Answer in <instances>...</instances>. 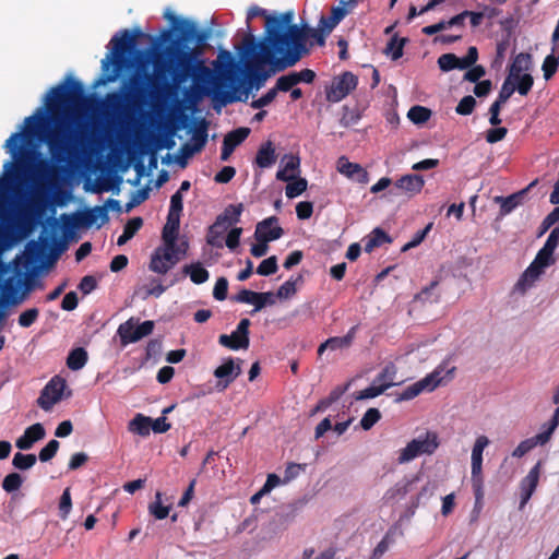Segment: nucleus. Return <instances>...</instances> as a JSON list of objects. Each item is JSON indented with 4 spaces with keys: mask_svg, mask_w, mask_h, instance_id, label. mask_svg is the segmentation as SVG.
I'll list each match as a JSON object with an SVG mask.
<instances>
[{
    "mask_svg": "<svg viewBox=\"0 0 559 559\" xmlns=\"http://www.w3.org/2000/svg\"><path fill=\"white\" fill-rule=\"evenodd\" d=\"M152 76L134 72L122 82L121 92L107 93L98 100L96 110L83 83L68 75L43 95L40 105L7 140H173L153 134L103 135L106 126L129 123L145 108L156 110L164 105L163 91Z\"/></svg>",
    "mask_w": 559,
    "mask_h": 559,
    "instance_id": "1",
    "label": "nucleus"
},
{
    "mask_svg": "<svg viewBox=\"0 0 559 559\" xmlns=\"http://www.w3.org/2000/svg\"><path fill=\"white\" fill-rule=\"evenodd\" d=\"M43 142H5L8 152L20 151L15 162H7L3 165V174L0 177V194L5 192H15L20 190L27 178L26 162L33 159V156L24 154L28 145L34 148L39 147ZM50 148L59 146H108L106 163L97 158L92 167L87 169L99 171L100 174L92 183H85V190L93 193H103L112 190L121 182V178L112 176L106 165L115 173L124 174L131 167L135 170V176L128 179L133 186H140L144 177H150L158 166L159 152L171 150L176 142H46Z\"/></svg>",
    "mask_w": 559,
    "mask_h": 559,
    "instance_id": "2",
    "label": "nucleus"
},
{
    "mask_svg": "<svg viewBox=\"0 0 559 559\" xmlns=\"http://www.w3.org/2000/svg\"><path fill=\"white\" fill-rule=\"evenodd\" d=\"M293 21V11L266 16L263 37L259 43L252 33L245 37L247 76L250 82L257 83L258 88L270 75L264 69L265 66H270L272 72L284 71L294 67L304 51L301 25L294 24Z\"/></svg>",
    "mask_w": 559,
    "mask_h": 559,
    "instance_id": "3",
    "label": "nucleus"
},
{
    "mask_svg": "<svg viewBox=\"0 0 559 559\" xmlns=\"http://www.w3.org/2000/svg\"><path fill=\"white\" fill-rule=\"evenodd\" d=\"M199 48L180 49L166 47L164 51L153 55V76L155 83L162 88L163 104L174 95L180 84L192 80L197 90L203 88L213 80L212 70L199 58Z\"/></svg>",
    "mask_w": 559,
    "mask_h": 559,
    "instance_id": "4",
    "label": "nucleus"
},
{
    "mask_svg": "<svg viewBox=\"0 0 559 559\" xmlns=\"http://www.w3.org/2000/svg\"><path fill=\"white\" fill-rule=\"evenodd\" d=\"M144 34L140 29L131 33L129 29H122L110 39L111 51L102 60V76L96 84H107L115 82L122 69L130 64L128 55L132 53L136 39Z\"/></svg>",
    "mask_w": 559,
    "mask_h": 559,
    "instance_id": "5",
    "label": "nucleus"
},
{
    "mask_svg": "<svg viewBox=\"0 0 559 559\" xmlns=\"http://www.w3.org/2000/svg\"><path fill=\"white\" fill-rule=\"evenodd\" d=\"M455 367L448 361L441 362L432 372L421 380L405 388L397 396L396 402L409 401L423 392H432L440 385L450 382L454 377Z\"/></svg>",
    "mask_w": 559,
    "mask_h": 559,
    "instance_id": "6",
    "label": "nucleus"
},
{
    "mask_svg": "<svg viewBox=\"0 0 559 559\" xmlns=\"http://www.w3.org/2000/svg\"><path fill=\"white\" fill-rule=\"evenodd\" d=\"M175 31L178 33L176 39H171V32L164 31L160 37L164 41L170 40L167 47H178L180 49H191L189 45L195 41L198 45H203L209 38V32L205 29H198L197 24L190 20H181L178 25H175Z\"/></svg>",
    "mask_w": 559,
    "mask_h": 559,
    "instance_id": "7",
    "label": "nucleus"
},
{
    "mask_svg": "<svg viewBox=\"0 0 559 559\" xmlns=\"http://www.w3.org/2000/svg\"><path fill=\"white\" fill-rule=\"evenodd\" d=\"M440 445L439 436L435 431H426L411 440L399 451V464L408 463L420 455H432Z\"/></svg>",
    "mask_w": 559,
    "mask_h": 559,
    "instance_id": "8",
    "label": "nucleus"
},
{
    "mask_svg": "<svg viewBox=\"0 0 559 559\" xmlns=\"http://www.w3.org/2000/svg\"><path fill=\"white\" fill-rule=\"evenodd\" d=\"M187 242L181 240L178 247L170 245H162L156 248L151 258L150 269L158 274H166L177 262L181 255L186 254Z\"/></svg>",
    "mask_w": 559,
    "mask_h": 559,
    "instance_id": "9",
    "label": "nucleus"
},
{
    "mask_svg": "<svg viewBox=\"0 0 559 559\" xmlns=\"http://www.w3.org/2000/svg\"><path fill=\"white\" fill-rule=\"evenodd\" d=\"M490 443L488 437L479 436L476 438L475 443L472 448L471 454V468H472V486L476 496V500L479 501L483 498V453L485 448Z\"/></svg>",
    "mask_w": 559,
    "mask_h": 559,
    "instance_id": "10",
    "label": "nucleus"
},
{
    "mask_svg": "<svg viewBox=\"0 0 559 559\" xmlns=\"http://www.w3.org/2000/svg\"><path fill=\"white\" fill-rule=\"evenodd\" d=\"M153 321H144L139 323L136 319L130 318L119 325L117 333L120 337L121 344L127 345L130 343H135L141 338L150 335L153 332Z\"/></svg>",
    "mask_w": 559,
    "mask_h": 559,
    "instance_id": "11",
    "label": "nucleus"
},
{
    "mask_svg": "<svg viewBox=\"0 0 559 559\" xmlns=\"http://www.w3.org/2000/svg\"><path fill=\"white\" fill-rule=\"evenodd\" d=\"M358 84V78L346 71L335 76L331 86L326 90V98L329 102L338 103L344 99Z\"/></svg>",
    "mask_w": 559,
    "mask_h": 559,
    "instance_id": "12",
    "label": "nucleus"
},
{
    "mask_svg": "<svg viewBox=\"0 0 559 559\" xmlns=\"http://www.w3.org/2000/svg\"><path fill=\"white\" fill-rule=\"evenodd\" d=\"M249 319H241L237 329L230 334H222L218 337V343L233 350L247 349L249 347Z\"/></svg>",
    "mask_w": 559,
    "mask_h": 559,
    "instance_id": "13",
    "label": "nucleus"
},
{
    "mask_svg": "<svg viewBox=\"0 0 559 559\" xmlns=\"http://www.w3.org/2000/svg\"><path fill=\"white\" fill-rule=\"evenodd\" d=\"M67 384L62 378L53 377L41 390L37 403L40 408L48 412L62 399Z\"/></svg>",
    "mask_w": 559,
    "mask_h": 559,
    "instance_id": "14",
    "label": "nucleus"
},
{
    "mask_svg": "<svg viewBox=\"0 0 559 559\" xmlns=\"http://www.w3.org/2000/svg\"><path fill=\"white\" fill-rule=\"evenodd\" d=\"M206 142H185L177 154L167 153L162 156V164L170 166L178 165L185 168L188 160L195 154L203 150Z\"/></svg>",
    "mask_w": 559,
    "mask_h": 559,
    "instance_id": "15",
    "label": "nucleus"
},
{
    "mask_svg": "<svg viewBox=\"0 0 559 559\" xmlns=\"http://www.w3.org/2000/svg\"><path fill=\"white\" fill-rule=\"evenodd\" d=\"M109 221V215L106 206H94L90 210L84 211L75 218V225L78 227H97L100 228Z\"/></svg>",
    "mask_w": 559,
    "mask_h": 559,
    "instance_id": "16",
    "label": "nucleus"
},
{
    "mask_svg": "<svg viewBox=\"0 0 559 559\" xmlns=\"http://www.w3.org/2000/svg\"><path fill=\"white\" fill-rule=\"evenodd\" d=\"M300 28H302L301 44L304 46V51L300 53L299 58L296 59V63H298L305 56H307L310 52L311 47L314 45L323 46L325 44L326 35L330 34L320 26L318 28H313L308 24H302Z\"/></svg>",
    "mask_w": 559,
    "mask_h": 559,
    "instance_id": "17",
    "label": "nucleus"
},
{
    "mask_svg": "<svg viewBox=\"0 0 559 559\" xmlns=\"http://www.w3.org/2000/svg\"><path fill=\"white\" fill-rule=\"evenodd\" d=\"M240 373V365H236L233 358H227L214 370V376L218 379L215 388L217 391L226 390Z\"/></svg>",
    "mask_w": 559,
    "mask_h": 559,
    "instance_id": "18",
    "label": "nucleus"
},
{
    "mask_svg": "<svg viewBox=\"0 0 559 559\" xmlns=\"http://www.w3.org/2000/svg\"><path fill=\"white\" fill-rule=\"evenodd\" d=\"M235 300L243 304L254 305L253 312L260 311L265 306L275 304V295L272 292L255 293L249 289H242L235 297Z\"/></svg>",
    "mask_w": 559,
    "mask_h": 559,
    "instance_id": "19",
    "label": "nucleus"
},
{
    "mask_svg": "<svg viewBox=\"0 0 559 559\" xmlns=\"http://www.w3.org/2000/svg\"><path fill=\"white\" fill-rule=\"evenodd\" d=\"M283 229L277 225L276 217H269L257 225L254 236L258 241L269 242L281 238Z\"/></svg>",
    "mask_w": 559,
    "mask_h": 559,
    "instance_id": "20",
    "label": "nucleus"
},
{
    "mask_svg": "<svg viewBox=\"0 0 559 559\" xmlns=\"http://www.w3.org/2000/svg\"><path fill=\"white\" fill-rule=\"evenodd\" d=\"M337 171L349 179H354L357 182H368V173L356 163H350L345 156H342L337 160Z\"/></svg>",
    "mask_w": 559,
    "mask_h": 559,
    "instance_id": "21",
    "label": "nucleus"
},
{
    "mask_svg": "<svg viewBox=\"0 0 559 559\" xmlns=\"http://www.w3.org/2000/svg\"><path fill=\"white\" fill-rule=\"evenodd\" d=\"M425 186L424 177L417 174H407L395 181V188L408 197L418 194Z\"/></svg>",
    "mask_w": 559,
    "mask_h": 559,
    "instance_id": "22",
    "label": "nucleus"
},
{
    "mask_svg": "<svg viewBox=\"0 0 559 559\" xmlns=\"http://www.w3.org/2000/svg\"><path fill=\"white\" fill-rule=\"evenodd\" d=\"M357 326H353L346 335L344 336H335L330 337L324 343H322L319 348L318 353L321 355L324 350H344L350 347L355 335H356Z\"/></svg>",
    "mask_w": 559,
    "mask_h": 559,
    "instance_id": "23",
    "label": "nucleus"
},
{
    "mask_svg": "<svg viewBox=\"0 0 559 559\" xmlns=\"http://www.w3.org/2000/svg\"><path fill=\"white\" fill-rule=\"evenodd\" d=\"M544 271L545 270H543L542 267L532 262L516 282L514 290L520 294H525L526 290L533 287V285L542 276Z\"/></svg>",
    "mask_w": 559,
    "mask_h": 559,
    "instance_id": "24",
    "label": "nucleus"
},
{
    "mask_svg": "<svg viewBox=\"0 0 559 559\" xmlns=\"http://www.w3.org/2000/svg\"><path fill=\"white\" fill-rule=\"evenodd\" d=\"M45 437V429L41 424L37 423L29 426L16 440V447L21 450H28L33 447L34 442L41 440Z\"/></svg>",
    "mask_w": 559,
    "mask_h": 559,
    "instance_id": "25",
    "label": "nucleus"
},
{
    "mask_svg": "<svg viewBox=\"0 0 559 559\" xmlns=\"http://www.w3.org/2000/svg\"><path fill=\"white\" fill-rule=\"evenodd\" d=\"M180 217L174 214L167 215V222L163 228L162 239L164 245H170L178 247V234H179Z\"/></svg>",
    "mask_w": 559,
    "mask_h": 559,
    "instance_id": "26",
    "label": "nucleus"
},
{
    "mask_svg": "<svg viewBox=\"0 0 559 559\" xmlns=\"http://www.w3.org/2000/svg\"><path fill=\"white\" fill-rule=\"evenodd\" d=\"M537 183V180L532 181L528 187L518 193H514L510 197L503 198V197H496L495 202L500 204V213L501 215H507L511 213L523 199L524 194L528 189L534 187Z\"/></svg>",
    "mask_w": 559,
    "mask_h": 559,
    "instance_id": "27",
    "label": "nucleus"
},
{
    "mask_svg": "<svg viewBox=\"0 0 559 559\" xmlns=\"http://www.w3.org/2000/svg\"><path fill=\"white\" fill-rule=\"evenodd\" d=\"M532 55L528 52H520L514 58L509 68L508 78H518L523 73H527L532 69Z\"/></svg>",
    "mask_w": 559,
    "mask_h": 559,
    "instance_id": "28",
    "label": "nucleus"
},
{
    "mask_svg": "<svg viewBox=\"0 0 559 559\" xmlns=\"http://www.w3.org/2000/svg\"><path fill=\"white\" fill-rule=\"evenodd\" d=\"M348 10L345 7H333L329 16L322 15L319 20V26L331 33L334 27L347 15Z\"/></svg>",
    "mask_w": 559,
    "mask_h": 559,
    "instance_id": "29",
    "label": "nucleus"
},
{
    "mask_svg": "<svg viewBox=\"0 0 559 559\" xmlns=\"http://www.w3.org/2000/svg\"><path fill=\"white\" fill-rule=\"evenodd\" d=\"M242 212V204L229 205L223 215L218 216L214 228L223 226V230H226L229 226L239 222Z\"/></svg>",
    "mask_w": 559,
    "mask_h": 559,
    "instance_id": "30",
    "label": "nucleus"
},
{
    "mask_svg": "<svg viewBox=\"0 0 559 559\" xmlns=\"http://www.w3.org/2000/svg\"><path fill=\"white\" fill-rule=\"evenodd\" d=\"M546 433H537L536 436L525 439L519 443L513 450L512 456L522 457L537 445H544L548 442Z\"/></svg>",
    "mask_w": 559,
    "mask_h": 559,
    "instance_id": "31",
    "label": "nucleus"
},
{
    "mask_svg": "<svg viewBox=\"0 0 559 559\" xmlns=\"http://www.w3.org/2000/svg\"><path fill=\"white\" fill-rule=\"evenodd\" d=\"M284 167L276 174V178L282 181H292L296 177V170L299 167L300 160L297 156L286 155L283 158Z\"/></svg>",
    "mask_w": 559,
    "mask_h": 559,
    "instance_id": "32",
    "label": "nucleus"
},
{
    "mask_svg": "<svg viewBox=\"0 0 559 559\" xmlns=\"http://www.w3.org/2000/svg\"><path fill=\"white\" fill-rule=\"evenodd\" d=\"M540 471L542 462L539 461L535 464V466L531 468L528 474L521 480L520 490L533 495L539 481Z\"/></svg>",
    "mask_w": 559,
    "mask_h": 559,
    "instance_id": "33",
    "label": "nucleus"
},
{
    "mask_svg": "<svg viewBox=\"0 0 559 559\" xmlns=\"http://www.w3.org/2000/svg\"><path fill=\"white\" fill-rule=\"evenodd\" d=\"M276 162L275 148L272 147L271 142L262 145L258 151L255 163L260 168H269Z\"/></svg>",
    "mask_w": 559,
    "mask_h": 559,
    "instance_id": "34",
    "label": "nucleus"
},
{
    "mask_svg": "<svg viewBox=\"0 0 559 559\" xmlns=\"http://www.w3.org/2000/svg\"><path fill=\"white\" fill-rule=\"evenodd\" d=\"M152 418L142 414H136L129 423V430L142 437H146L151 432Z\"/></svg>",
    "mask_w": 559,
    "mask_h": 559,
    "instance_id": "35",
    "label": "nucleus"
},
{
    "mask_svg": "<svg viewBox=\"0 0 559 559\" xmlns=\"http://www.w3.org/2000/svg\"><path fill=\"white\" fill-rule=\"evenodd\" d=\"M463 27V15H455L451 17L449 21H440L439 23L425 26L423 28V33L425 35L431 36L435 35L443 29H447L449 27Z\"/></svg>",
    "mask_w": 559,
    "mask_h": 559,
    "instance_id": "36",
    "label": "nucleus"
},
{
    "mask_svg": "<svg viewBox=\"0 0 559 559\" xmlns=\"http://www.w3.org/2000/svg\"><path fill=\"white\" fill-rule=\"evenodd\" d=\"M182 271L190 277L191 282L198 285L205 283L210 277L209 271L199 262L185 265Z\"/></svg>",
    "mask_w": 559,
    "mask_h": 559,
    "instance_id": "37",
    "label": "nucleus"
},
{
    "mask_svg": "<svg viewBox=\"0 0 559 559\" xmlns=\"http://www.w3.org/2000/svg\"><path fill=\"white\" fill-rule=\"evenodd\" d=\"M143 221L141 217H133L127 222L123 228V233L119 236L117 240L118 246H123L127 243L142 227Z\"/></svg>",
    "mask_w": 559,
    "mask_h": 559,
    "instance_id": "38",
    "label": "nucleus"
},
{
    "mask_svg": "<svg viewBox=\"0 0 559 559\" xmlns=\"http://www.w3.org/2000/svg\"><path fill=\"white\" fill-rule=\"evenodd\" d=\"M431 115H432L431 109H429L425 106L415 105L409 108V110L407 112V118L414 124L421 126V124L426 123L431 118Z\"/></svg>",
    "mask_w": 559,
    "mask_h": 559,
    "instance_id": "39",
    "label": "nucleus"
},
{
    "mask_svg": "<svg viewBox=\"0 0 559 559\" xmlns=\"http://www.w3.org/2000/svg\"><path fill=\"white\" fill-rule=\"evenodd\" d=\"M390 237L380 228H376L366 239H365V251L371 252L374 248L382 246L385 242H390Z\"/></svg>",
    "mask_w": 559,
    "mask_h": 559,
    "instance_id": "40",
    "label": "nucleus"
},
{
    "mask_svg": "<svg viewBox=\"0 0 559 559\" xmlns=\"http://www.w3.org/2000/svg\"><path fill=\"white\" fill-rule=\"evenodd\" d=\"M87 361V353L84 348H75L73 349L67 359V365L71 370H80L82 369Z\"/></svg>",
    "mask_w": 559,
    "mask_h": 559,
    "instance_id": "41",
    "label": "nucleus"
},
{
    "mask_svg": "<svg viewBox=\"0 0 559 559\" xmlns=\"http://www.w3.org/2000/svg\"><path fill=\"white\" fill-rule=\"evenodd\" d=\"M302 276L298 275L295 278H289L283 285L280 286L276 296L281 299H287L294 296L297 292L298 285L301 284Z\"/></svg>",
    "mask_w": 559,
    "mask_h": 559,
    "instance_id": "42",
    "label": "nucleus"
},
{
    "mask_svg": "<svg viewBox=\"0 0 559 559\" xmlns=\"http://www.w3.org/2000/svg\"><path fill=\"white\" fill-rule=\"evenodd\" d=\"M515 91L522 96H526L534 84V79L530 73H523L518 78H512Z\"/></svg>",
    "mask_w": 559,
    "mask_h": 559,
    "instance_id": "43",
    "label": "nucleus"
},
{
    "mask_svg": "<svg viewBox=\"0 0 559 559\" xmlns=\"http://www.w3.org/2000/svg\"><path fill=\"white\" fill-rule=\"evenodd\" d=\"M407 43V38H399L394 35L386 44L385 51L391 53L392 60H397L403 56V48Z\"/></svg>",
    "mask_w": 559,
    "mask_h": 559,
    "instance_id": "44",
    "label": "nucleus"
},
{
    "mask_svg": "<svg viewBox=\"0 0 559 559\" xmlns=\"http://www.w3.org/2000/svg\"><path fill=\"white\" fill-rule=\"evenodd\" d=\"M148 510L157 520H163L169 514V507L163 506L160 492H156L155 501L150 504Z\"/></svg>",
    "mask_w": 559,
    "mask_h": 559,
    "instance_id": "45",
    "label": "nucleus"
},
{
    "mask_svg": "<svg viewBox=\"0 0 559 559\" xmlns=\"http://www.w3.org/2000/svg\"><path fill=\"white\" fill-rule=\"evenodd\" d=\"M36 455L34 454H23L17 452L12 461V464L15 468L25 471L33 467L36 463Z\"/></svg>",
    "mask_w": 559,
    "mask_h": 559,
    "instance_id": "46",
    "label": "nucleus"
},
{
    "mask_svg": "<svg viewBox=\"0 0 559 559\" xmlns=\"http://www.w3.org/2000/svg\"><path fill=\"white\" fill-rule=\"evenodd\" d=\"M559 67L558 58H555V55H548L543 61L542 70L544 74V79L546 81L550 80L555 73L557 72Z\"/></svg>",
    "mask_w": 559,
    "mask_h": 559,
    "instance_id": "47",
    "label": "nucleus"
},
{
    "mask_svg": "<svg viewBox=\"0 0 559 559\" xmlns=\"http://www.w3.org/2000/svg\"><path fill=\"white\" fill-rule=\"evenodd\" d=\"M459 57L454 53H443L438 58V66L440 70L443 72H449L451 70L457 69L459 66Z\"/></svg>",
    "mask_w": 559,
    "mask_h": 559,
    "instance_id": "48",
    "label": "nucleus"
},
{
    "mask_svg": "<svg viewBox=\"0 0 559 559\" xmlns=\"http://www.w3.org/2000/svg\"><path fill=\"white\" fill-rule=\"evenodd\" d=\"M379 374H380V379H384V381H385V382H382L379 384L380 386L384 388V391L386 389L397 384L394 381L395 376H396V368L394 365H392V364L386 365Z\"/></svg>",
    "mask_w": 559,
    "mask_h": 559,
    "instance_id": "49",
    "label": "nucleus"
},
{
    "mask_svg": "<svg viewBox=\"0 0 559 559\" xmlns=\"http://www.w3.org/2000/svg\"><path fill=\"white\" fill-rule=\"evenodd\" d=\"M307 180L299 178L286 186L285 193L288 199H294L300 195L307 189Z\"/></svg>",
    "mask_w": 559,
    "mask_h": 559,
    "instance_id": "50",
    "label": "nucleus"
},
{
    "mask_svg": "<svg viewBox=\"0 0 559 559\" xmlns=\"http://www.w3.org/2000/svg\"><path fill=\"white\" fill-rule=\"evenodd\" d=\"M297 85L294 72L282 75L276 80L275 90L277 92H289Z\"/></svg>",
    "mask_w": 559,
    "mask_h": 559,
    "instance_id": "51",
    "label": "nucleus"
},
{
    "mask_svg": "<svg viewBox=\"0 0 559 559\" xmlns=\"http://www.w3.org/2000/svg\"><path fill=\"white\" fill-rule=\"evenodd\" d=\"M534 264L538 265L543 270H545L547 266L555 263L554 259V252L550 250H547L546 248H542L536 258L533 261Z\"/></svg>",
    "mask_w": 559,
    "mask_h": 559,
    "instance_id": "52",
    "label": "nucleus"
},
{
    "mask_svg": "<svg viewBox=\"0 0 559 559\" xmlns=\"http://www.w3.org/2000/svg\"><path fill=\"white\" fill-rule=\"evenodd\" d=\"M22 484H23L22 476L17 473H11L4 477L2 487L5 491L12 492V491L20 489Z\"/></svg>",
    "mask_w": 559,
    "mask_h": 559,
    "instance_id": "53",
    "label": "nucleus"
},
{
    "mask_svg": "<svg viewBox=\"0 0 559 559\" xmlns=\"http://www.w3.org/2000/svg\"><path fill=\"white\" fill-rule=\"evenodd\" d=\"M393 543H394V534L392 531H389L384 535V537L381 539V542L373 549L372 558H374V559L380 558Z\"/></svg>",
    "mask_w": 559,
    "mask_h": 559,
    "instance_id": "54",
    "label": "nucleus"
},
{
    "mask_svg": "<svg viewBox=\"0 0 559 559\" xmlns=\"http://www.w3.org/2000/svg\"><path fill=\"white\" fill-rule=\"evenodd\" d=\"M277 271V259L272 255L263 260L257 269V273L263 276L274 274Z\"/></svg>",
    "mask_w": 559,
    "mask_h": 559,
    "instance_id": "55",
    "label": "nucleus"
},
{
    "mask_svg": "<svg viewBox=\"0 0 559 559\" xmlns=\"http://www.w3.org/2000/svg\"><path fill=\"white\" fill-rule=\"evenodd\" d=\"M165 292V287L153 281L150 285H144L140 288V294L143 299L148 298L150 296L159 297Z\"/></svg>",
    "mask_w": 559,
    "mask_h": 559,
    "instance_id": "56",
    "label": "nucleus"
},
{
    "mask_svg": "<svg viewBox=\"0 0 559 559\" xmlns=\"http://www.w3.org/2000/svg\"><path fill=\"white\" fill-rule=\"evenodd\" d=\"M381 418V414L378 408H369L360 420V426L365 430H369Z\"/></svg>",
    "mask_w": 559,
    "mask_h": 559,
    "instance_id": "57",
    "label": "nucleus"
},
{
    "mask_svg": "<svg viewBox=\"0 0 559 559\" xmlns=\"http://www.w3.org/2000/svg\"><path fill=\"white\" fill-rule=\"evenodd\" d=\"M383 392H384L383 386H380L379 384H376L372 382V384L370 386L356 393L355 399L357 401L373 399V397L381 395Z\"/></svg>",
    "mask_w": 559,
    "mask_h": 559,
    "instance_id": "58",
    "label": "nucleus"
},
{
    "mask_svg": "<svg viewBox=\"0 0 559 559\" xmlns=\"http://www.w3.org/2000/svg\"><path fill=\"white\" fill-rule=\"evenodd\" d=\"M72 508V501H71V495L70 489L66 488L64 491L61 495L60 502H59V512L60 518L62 520H66L71 511Z\"/></svg>",
    "mask_w": 559,
    "mask_h": 559,
    "instance_id": "59",
    "label": "nucleus"
},
{
    "mask_svg": "<svg viewBox=\"0 0 559 559\" xmlns=\"http://www.w3.org/2000/svg\"><path fill=\"white\" fill-rule=\"evenodd\" d=\"M510 46V38L509 36L502 38L501 40H499L497 43V46H496V57H495V60H493V66H501L503 60H504V57H506V52L508 50Z\"/></svg>",
    "mask_w": 559,
    "mask_h": 559,
    "instance_id": "60",
    "label": "nucleus"
},
{
    "mask_svg": "<svg viewBox=\"0 0 559 559\" xmlns=\"http://www.w3.org/2000/svg\"><path fill=\"white\" fill-rule=\"evenodd\" d=\"M475 105L476 100L473 96H464L456 106V112L463 116L469 115L473 112Z\"/></svg>",
    "mask_w": 559,
    "mask_h": 559,
    "instance_id": "61",
    "label": "nucleus"
},
{
    "mask_svg": "<svg viewBox=\"0 0 559 559\" xmlns=\"http://www.w3.org/2000/svg\"><path fill=\"white\" fill-rule=\"evenodd\" d=\"M39 311L36 308H31L23 311L19 317V324L22 328L31 326L38 318Z\"/></svg>",
    "mask_w": 559,
    "mask_h": 559,
    "instance_id": "62",
    "label": "nucleus"
},
{
    "mask_svg": "<svg viewBox=\"0 0 559 559\" xmlns=\"http://www.w3.org/2000/svg\"><path fill=\"white\" fill-rule=\"evenodd\" d=\"M59 449V442L57 440H50L46 447H44L40 452H39V460L41 462H47L49 460H51L57 451Z\"/></svg>",
    "mask_w": 559,
    "mask_h": 559,
    "instance_id": "63",
    "label": "nucleus"
},
{
    "mask_svg": "<svg viewBox=\"0 0 559 559\" xmlns=\"http://www.w3.org/2000/svg\"><path fill=\"white\" fill-rule=\"evenodd\" d=\"M227 290H228V281L225 277H219L214 286L213 289V297L216 300H225L227 297Z\"/></svg>",
    "mask_w": 559,
    "mask_h": 559,
    "instance_id": "64",
    "label": "nucleus"
}]
</instances>
